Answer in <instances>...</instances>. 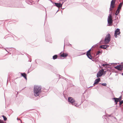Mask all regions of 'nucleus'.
I'll return each mask as SVG.
<instances>
[{
    "instance_id": "1",
    "label": "nucleus",
    "mask_w": 123,
    "mask_h": 123,
    "mask_svg": "<svg viewBox=\"0 0 123 123\" xmlns=\"http://www.w3.org/2000/svg\"><path fill=\"white\" fill-rule=\"evenodd\" d=\"M42 87L41 86L35 85L34 88V93L36 96H38L40 94Z\"/></svg>"
},
{
    "instance_id": "2",
    "label": "nucleus",
    "mask_w": 123,
    "mask_h": 123,
    "mask_svg": "<svg viewBox=\"0 0 123 123\" xmlns=\"http://www.w3.org/2000/svg\"><path fill=\"white\" fill-rule=\"evenodd\" d=\"M106 72V71H105L103 69H102L100 70L97 74V77H100L102 75L105 74Z\"/></svg>"
},
{
    "instance_id": "3",
    "label": "nucleus",
    "mask_w": 123,
    "mask_h": 123,
    "mask_svg": "<svg viewBox=\"0 0 123 123\" xmlns=\"http://www.w3.org/2000/svg\"><path fill=\"white\" fill-rule=\"evenodd\" d=\"M111 36L109 33L108 34L106 35L105 39V43L107 44L109 43L110 40Z\"/></svg>"
},
{
    "instance_id": "4",
    "label": "nucleus",
    "mask_w": 123,
    "mask_h": 123,
    "mask_svg": "<svg viewBox=\"0 0 123 123\" xmlns=\"http://www.w3.org/2000/svg\"><path fill=\"white\" fill-rule=\"evenodd\" d=\"M112 21L113 20L111 18V14H110L108 18V23L109 24H110L112 23Z\"/></svg>"
},
{
    "instance_id": "5",
    "label": "nucleus",
    "mask_w": 123,
    "mask_h": 123,
    "mask_svg": "<svg viewBox=\"0 0 123 123\" xmlns=\"http://www.w3.org/2000/svg\"><path fill=\"white\" fill-rule=\"evenodd\" d=\"M120 33V30L119 29H117L115 31L114 34V36L115 38L117 37V35L119 34Z\"/></svg>"
},
{
    "instance_id": "6",
    "label": "nucleus",
    "mask_w": 123,
    "mask_h": 123,
    "mask_svg": "<svg viewBox=\"0 0 123 123\" xmlns=\"http://www.w3.org/2000/svg\"><path fill=\"white\" fill-rule=\"evenodd\" d=\"M115 68L119 70H121L123 69V65H119L115 67Z\"/></svg>"
},
{
    "instance_id": "7",
    "label": "nucleus",
    "mask_w": 123,
    "mask_h": 123,
    "mask_svg": "<svg viewBox=\"0 0 123 123\" xmlns=\"http://www.w3.org/2000/svg\"><path fill=\"white\" fill-rule=\"evenodd\" d=\"M68 100L69 102L72 104L75 102V100L71 97H69L68 98Z\"/></svg>"
},
{
    "instance_id": "8",
    "label": "nucleus",
    "mask_w": 123,
    "mask_h": 123,
    "mask_svg": "<svg viewBox=\"0 0 123 123\" xmlns=\"http://www.w3.org/2000/svg\"><path fill=\"white\" fill-rule=\"evenodd\" d=\"M116 0H112L111 2V7L112 8H113L114 7V5L115 4V2Z\"/></svg>"
},
{
    "instance_id": "9",
    "label": "nucleus",
    "mask_w": 123,
    "mask_h": 123,
    "mask_svg": "<svg viewBox=\"0 0 123 123\" xmlns=\"http://www.w3.org/2000/svg\"><path fill=\"white\" fill-rule=\"evenodd\" d=\"M63 3L62 4H61L60 3H55V5L57 6V7L59 8L62 7V5L63 4Z\"/></svg>"
},
{
    "instance_id": "10",
    "label": "nucleus",
    "mask_w": 123,
    "mask_h": 123,
    "mask_svg": "<svg viewBox=\"0 0 123 123\" xmlns=\"http://www.w3.org/2000/svg\"><path fill=\"white\" fill-rule=\"evenodd\" d=\"M100 79L99 78H98L96 79L95 80V82L94 84V85H95L97 84L98 83V82L100 81Z\"/></svg>"
},
{
    "instance_id": "11",
    "label": "nucleus",
    "mask_w": 123,
    "mask_h": 123,
    "mask_svg": "<svg viewBox=\"0 0 123 123\" xmlns=\"http://www.w3.org/2000/svg\"><path fill=\"white\" fill-rule=\"evenodd\" d=\"M62 57L64 58L66 57L68 55V54L67 53H63L60 55Z\"/></svg>"
},
{
    "instance_id": "12",
    "label": "nucleus",
    "mask_w": 123,
    "mask_h": 123,
    "mask_svg": "<svg viewBox=\"0 0 123 123\" xmlns=\"http://www.w3.org/2000/svg\"><path fill=\"white\" fill-rule=\"evenodd\" d=\"M123 4V3H121L119 4L118 6V7L117 9V10H120L121 9L122 6Z\"/></svg>"
},
{
    "instance_id": "13",
    "label": "nucleus",
    "mask_w": 123,
    "mask_h": 123,
    "mask_svg": "<svg viewBox=\"0 0 123 123\" xmlns=\"http://www.w3.org/2000/svg\"><path fill=\"white\" fill-rule=\"evenodd\" d=\"M86 55L88 57L89 59H92V57L90 53H86Z\"/></svg>"
},
{
    "instance_id": "14",
    "label": "nucleus",
    "mask_w": 123,
    "mask_h": 123,
    "mask_svg": "<svg viewBox=\"0 0 123 123\" xmlns=\"http://www.w3.org/2000/svg\"><path fill=\"white\" fill-rule=\"evenodd\" d=\"M100 48L104 49H106V48L105 45H101Z\"/></svg>"
},
{
    "instance_id": "15",
    "label": "nucleus",
    "mask_w": 123,
    "mask_h": 123,
    "mask_svg": "<svg viewBox=\"0 0 123 123\" xmlns=\"http://www.w3.org/2000/svg\"><path fill=\"white\" fill-rule=\"evenodd\" d=\"M114 99L115 100V102H118L120 100L118 99V98H114Z\"/></svg>"
},
{
    "instance_id": "16",
    "label": "nucleus",
    "mask_w": 123,
    "mask_h": 123,
    "mask_svg": "<svg viewBox=\"0 0 123 123\" xmlns=\"http://www.w3.org/2000/svg\"><path fill=\"white\" fill-rule=\"evenodd\" d=\"M21 76L23 77H26V74L25 73H21Z\"/></svg>"
},
{
    "instance_id": "17",
    "label": "nucleus",
    "mask_w": 123,
    "mask_h": 123,
    "mask_svg": "<svg viewBox=\"0 0 123 123\" xmlns=\"http://www.w3.org/2000/svg\"><path fill=\"white\" fill-rule=\"evenodd\" d=\"M57 56L56 55H55L53 56V59L54 60L55 59L57 58Z\"/></svg>"
},
{
    "instance_id": "18",
    "label": "nucleus",
    "mask_w": 123,
    "mask_h": 123,
    "mask_svg": "<svg viewBox=\"0 0 123 123\" xmlns=\"http://www.w3.org/2000/svg\"><path fill=\"white\" fill-rule=\"evenodd\" d=\"M2 117L3 118L4 120V121H6L7 120V118L5 116H4V115H3Z\"/></svg>"
},
{
    "instance_id": "19",
    "label": "nucleus",
    "mask_w": 123,
    "mask_h": 123,
    "mask_svg": "<svg viewBox=\"0 0 123 123\" xmlns=\"http://www.w3.org/2000/svg\"><path fill=\"white\" fill-rule=\"evenodd\" d=\"M119 12V10H117L116 11V12L115 13V15H118V13Z\"/></svg>"
},
{
    "instance_id": "20",
    "label": "nucleus",
    "mask_w": 123,
    "mask_h": 123,
    "mask_svg": "<svg viewBox=\"0 0 123 123\" xmlns=\"http://www.w3.org/2000/svg\"><path fill=\"white\" fill-rule=\"evenodd\" d=\"M75 102H74L72 104L73 105H74L75 106H76L77 105V103H75Z\"/></svg>"
},
{
    "instance_id": "21",
    "label": "nucleus",
    "mask_w": 123,
    "mask_h": 123,
    "mask_svg": "<svg viewBox=\"0 0 123 123\" xmlns=\"http://www.w3.org/2000/svg\"><path fill=\"white\" fill-rule=\"evenodd\" d=\"M119 105H121L123 103V100L121 101H119Z\"/></svg>"
},
{
    "instance_id": "22",
    "label": "nucleus",
    "mask_w": 123,
    "mask_h": 123,
    "mask_svg": "<svg viewBox=\"0 0 123 123\" xmlns=\"http://www.w3.org/2000/svg\"><path fill=\"white\" fill-rule=\"evenodd\" d=\"M102 85L103 86H106L107 85V84L106 83H103L102 84Z\"/></svg>"
},
{
    "instance_id": "23",
    "label": "nucleus",
    "mask_w": 123,
    "mask_h": 123,
    "mask_svg": "<svg viewBox=\"0 0 123 123\" xmlns=\"http://www.w3.org/2000/svg\"><path fill=\"white\" fill-rule=\"evenodd\" d=\"M107 64H103L102 65V66L104 67L106 66V67L108 65Z\"/></svg>"
},
{
    "instance_id": "24",
    "label": "nucleus",
    "mask_w": 123,
    "mask_h": 123,
    "mask_svg": "<svg viewBox=\"0 0 123 123\" xmlns=\"http://www.w3.org/2000/svg\"><path fill=\"white\" fill-rule=\"evenodd\" d=\"M122 98V96H121L120 97L118 98V99H119V100L120 101V100H121Z\"/></svg>"
},
{
    "instance_id": "25",
    "label": "nucleus",
    "mask_w": 123,
    "mask_h": 123,
    "mask_svg": "<svg viewBox=\"0 0 123 123\" xmlns=\"http://www.w3.org/2000/svg\"><path fill=\"white\" fill-rule=\"evenodd\" d=\"M91 50V49H90L89 50H88L87 52V53H90V51Z\"/></svg>"
},
{
    "instance_id": "26",
    "label": "nucleus",
    "mask_w": 123,
    "mask_h": 123,
    "mask_svg": "<svg viewBox=\"0 0 123 123\" xmlns=\"http://www.w3.org/2000/svg\"><path fill=\"white\" fill-rule=\"evenodd\" d=\"M0 123H4L3 121L1 120H0Z\"/></svg>"
},
{
    "instance_id": "27",
    "label": "nucleus",
    "mask_w": 123,
    "mask_h": 123,
    "mask_svg": "<svg viewBox=\"0 0 123 123\" xmlns=\"http://www.w3.org/2000/svg\"><path fill=\"white\" fill-rule=\"evenodd\" d=\"M100 53V51H98L97 52V55H98L99 54V53Z\"/></svg>"
},
{
    "instance_id": "28",
    "label": "nucleus",
    "mask_w": 123,
    "mask_h": 123,
    "mask_svg": "<svg viewBox=\"0 0 123 123\" xmlns=\"http://www.w3.org/2000/svg\"><path fill=\"white\" fill-rule=\"evenodd\" d=\"M106 48L108 47L109 46V45H105Z\"/></svg>"
},
{
    "instance_id": "29",
    "label": "nucleus",
    "mask_w": 123,
    "mask_h": 123,
    "mask_svg": "<svg viewBox=\"0 0 123 123\" xmlns=\"http://www.w3.org/2000/svg\"><path fill=\"white\" fill-rule=\"evenodd\" d=\"M111 7H110V11H111L112 10V9L111 8Z\"/></svg>"
},
{
    "instance_id": "30",
    "label": "nucleus",
    "mask_w": 123,
    "mask_h": 123,
    "mask_svg": "<svg viewBox=\"0 0 123 123\" xmlns=\"http://www.w3.org/2000/svg\"><path fill=\"white\" fill-rule=\"evenodd\" d=\"M25 79H26V80H27V77H24Z\"/></svg>"
},
{
    "instance_id": "31",
    "label": "nucleus",
    "mask_w": 123,
    "mask_h": 123,
    "mask_svg": "<svg viewBox=\"0 0 123 123\" xmlns=\"http://www.w3.org/2000/svg\"><path fill=\"white\" fill-rule=\"evenodd\" d=\"M116 104H117V102H116Z\"/></svg>"
},
{
    "instance_id": "32",
    "label": "nucleus",
    "mask_w": 123,
    "mask_h": 123,
    "mask_svg": "<svg viewBox=\"0 0 123 123\" xmlns=\"http://www.w3.org/2000/svg\"><path fill=\"white\" fill-rule=\"evenodd\" d=\"M122 75H123V73H122Z\"/></svg>"
}]
</instances>
